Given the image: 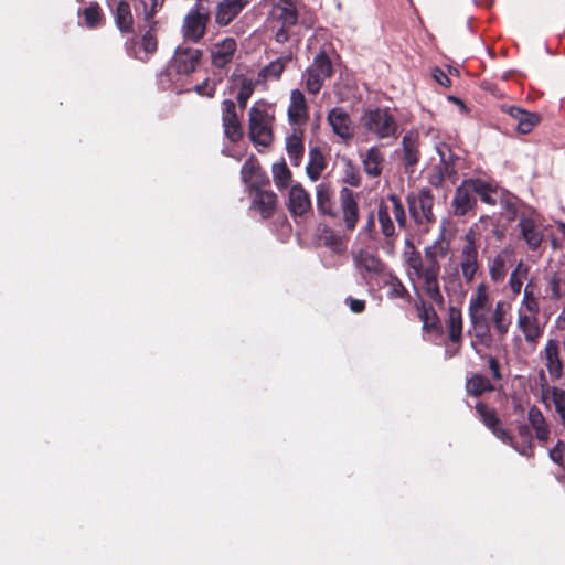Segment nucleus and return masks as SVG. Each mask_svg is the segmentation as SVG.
Here are the masks:
<instances>
[{
  "label": "nucleus",
  "instance_id": "nucleus-1",
  "mask_svg": "<svg viewBox=\"0 0 565 565\" xmlns=\"http://www.w3.org/2000/svg\"><path fill=\"white\" fill-rule=\"evenodd\" d=\"M540 311L539 298L532 286L527 284L516 310V329L532 348L537 344L544 333L545 322L541 321Z\"/></svg>",
  "mask_w": 565,
  "mask_h": 565
},
{
  "label": "nucleus",
  "instance_id": "nucleus-2",
  "mask_svg": "<svg viewBox=\"0 0 565 565\" xmlns=\"http://www.w3.org/2000/svg\"><path fill=\"white\" fill-rule=\"evenodd\" d=\"M476 241L477 233L475 227H471L462 237L458 264L445 267L444 280L446 284L457 282L460 274L467 284H471L475 280L479 270V254Z\"/></svg>",
  "mask_w": 565,
  "mask_h": 565
},
{
  "label": "nucleus",
  "instance_id": "nucleus-3",
  "mask_svg": "<svg viewBox=\"0 0 565 565\" xmlns=\"http://www.w3.org/2000/svg\"><path fill=\"white\" fill-rule=\"evenodd\" d=\"M408 276L417 291L420 289L431 301L443 303L439 288L440 268L423 263L419 253L412 252L406 259Z\"/></svg>",
  "mask_w": 565,
  "mask_h": 565
},
{
  "label": "nucleus",
  "instance_id": "nucleus-4",
  "mask_svg": "<svg viewBox=\"0 0 565 565\" xmlns=\"http://www.w3.org/2000/svg\"><path fill=\"white\" fill-rule=\"evenodd\" d=\"M493 308L492 299L488 287L481 282L471 294L468 301V318L473 334L480 342L489 341V321L488 317Z\"/></svg>",
  "mask_w": 565,
  "mask_h": 565
},
{
  "label": "nucleus",
  "instance_id": "nucleus-5",
  "mask_svg": "<svg viewBox=\"0 0 565 565\" xmlns=\"http://www.w3.org/2000/svg\"><path fill=\"white\" fill-rule=\"evenodd\" d=\"M458 157L450 147L444 142L435 146V154L430 156L427 169V181L430 185L439 188L445 180L455 183L457 180L456 161Z\"/></svg>",
  "mask_w": 565,
  "mask_h": 565
},
{
  "label": "nucleus",
  "instance_id": "nucleus-6",
  "mask_svg": "<svg viewBox=\"0 0 565 565\" xmlns=\"http://www.w3.org/2000/svg\"><path fill=\"white\" fill-rule=\"evenodd\" d=\"M273 115L263 104L256 103L248 111L249 137L260 146H268L273 140Z\"/></svg>",
  "mask_w": 565,
  "mask_h": 565
},
{
  "label": "nucleus",
  "instance_id": "nucleus-7",
  "mask_svg": "<svg viewBox=\"0 0 565 565\" xmlns=\"http://www.w3.org/2000/svg\"><path fill=\"white\" fill-rule=\"evenodd\" d=\"M333 74L332 63L324 52H319L302 74V81L309 94L320 92L326 79Z\"/></svg>",
  "mask_w": 565,
  "mask_h": 565
},
{
  "label": "nucleus",
  "instance_id": "nucleus-8",
  "mask_svg": "<svg viewBox=\"0 0 565 565\" xmlns=\"http://www.w3.org/2000/svg\"><path fill=\"white\" fill-rule=\"evenodd\" d=\"M362 126L377 138L395 137L397 124L388 109L367 110L361 118Z\"/></svg>",
  "mask_w": 565,
  "mask_h": 565
},
{
  "label": "nucleus",
  "instance_id": "nucleus-9",
  "mask_svg": "<svg viewBox=\"0 0 565 565\" xmlns=\"http://www.w3.org/2000/svg\"><path fill=\"white\" fill-rule=\"evenodd\" d=\"M518 228L520 236L531 250H536L544 237L541 215L533 209H524L519 214Z\"/></svg>",
  "mask_w": 565,
  "mask_h": 565
},
{
  "label": "nucleus",
  "instance_id": "nucleus-10",
  "mask_svg": "<svg viewBox=\"0 0 565 565\" xmlns=\"http://www.w3.org/2000/svg\"><path fill=\"white\" fill-rule=\"evenodd\" d=\"M209 19L210 10L201 3H196L183 19V38L198 43L205 34Z\"/></svg>",
  "mask_w": 565,
  "mask_h": 565
},
{
  "label": "nucleus",
  "instance_id": "nucleus-11",
  "mask_svg": "<svg viewBox=\"0 0 565 565\" xmlns=\"http://www.w3.org/2000/svg\"><path fill=\"white\" fill-rule=\"evenodd\" d=\"M268 21L279 24L275 33V40L278 43L288 41V30L298 21V14L295 3H275L269 12Z\"/></svg>",
  "mask_w": 565,
  "mask_h": 565
},
{
  "label": "nucleus",
  "instance_id": "nucleus-12",
  "mask_svg": "<svg viewBox=\"0 0 565 565\" xmlns=\"http://www.w3.org/2000/svg\"><path fill=\"white\" fill-rule=\"evenodd\" d=\"M433 204L434 196L428 189H422L417 194L408 195L411 215L418 224L434 222Z\"/></svg>",
  "mask_w": 565,
  "mask_h": 565
},
{
  "label": "nucleus",
  "instance_id": "nucleus-13",
  "mask_svg": "<svg viewBox=\"0 0 565 565\" xmlns=\"http://www.w3.org/2000/svg\"><path fill=\"white\" fill-rule=\"evenodd\" d=\"M511 309L512 306L507 300H499L493 306L489 317V339L491 338V328L499 337H505L511 327Z\"/></svg>",
  "mask_w": 565,
  "mask_h": 565
},
{
  "label": "nucleus",
  "instance_id": "nucleus-14",
  "mask_svg": "<svg viewBox=\"0 0 565 565\" xmlns=\"http://www.w3.org/2000/svg\"><path fill=\"white\" fill-rule=\"evenodd\" d=\"M201 57V50L186 45H179L175 49L174 56L171 62V67L174 68L179 74H190L195 71Z\"/></svg>",
  "mask_w": 565,
  "mask_h": 565
},
{
  "label": "nucleus",
  "instance_id": "nucleus-15",
  "mask_svg": "<svg viewBox=\"0 0 565 565\" xmlns=\"http://www.w3.org/2000/svg\"><path fill=\"white\" fill-rule=\"evenodd\" d=\"M475 179L465 180L455 192L451 201L454 214L463 216L476 204Z\"/></svg>",
  "mask_w": 565,
  "mask_h": 565
},
{
  "label": "nucleus",
  "instance_id": "nucleus-16",
  "mask_svg": "<svg viewBox=\"0 0 565 565\" xmlns=\"http://www.w3.org/2000/svg\"><path fill=\"white\" fill-rule=\"evenodd\" d=\"M327 121L342 140H350L354 136V124L344 108L333 107L327 115Z\"/></svg>",
  "mask_w": 565,
  "mask_h": 565
},
{
  "label": "nucleus",
  "instance_id": "nucleus-17",
  "mask_svg": "<svg viewBox=\"0 0 565 565\" xmlns=\"http://www.w3.org/2000/svg\"><path fill=\"white\" fill-rule=\"evenodd\" d=\"M222 121L224 134L231 141L235 142L242 138L243 130L236 113V105L231 99H225L222 103Z\"/></svg>",
  "mask_w": 565,
  "mask_h": 565
},
{
  "label": "nucleus",
  "instance_id": "nucleus-18",
  "mask_svg": "<svg viewBox=\"0 0 565 565\" xmlns=\"http://www.w3.org/2000/svg\"><path fill=\"white\" fill-rule=\"evenodd\" d=\"M543 355L545 367L553 380H559L563 376V361L561 358L559 343L556 339H548L545 343Z\"/></svg>",
  "mask_w": 565,
  "mask_h": 565
},
{
  "label": "nucleus",
  "instance_id": "nucleus-19",
  "mask_svg": "<svg viewBox=\"0 0 565 565\" xmlns=\"http://www.w3.org/2000/svg\"><path fill=\"white\" fill-rule=\"evenodd\" d=\"M476 409L481 417L483 424L492 431V434L502 443L513 446V437L511 434L501 426L493 411L489 409L483 404L479 403Z\"/></svg>",
  "mask_w": 565,
  "mask_h": 565
},
{
  "label": "nucleus",
  "instance_id": "nucleus-20",
  "mask_svg": "<svg viewBox=\"0 0 565 565\" xmlns=\"http://www.w3.org/2000/svg\"><path fill=\"white\" fill-rule=\"evenodd\" d=\"M448 337L454 348H447L446 354L451 358L458 353L462 338V317L460 310L451 307L447 318Z\"/></svg>",
  "mask_w": 565,
  "mask_h": 565
},
{
  "label": "nucleus",
  "instance_id": "nucleus-21",
  "mask_svg": "<svg viewBox=\"0 0 565 565\" xmlns=\"http://www.w3.org/2000/svg\"><path fill=\"white\" fill-rule=\"evenodd\" d=\"M342 218L348 230H353L359 221V205L351 190L343 188L340 192Z\"/></svg>",
  "mask_w": 565,
  "mask_h": 565
},
{
  "label": "nucleus",
  "instance_id": "nucleus-22",
  "mask_svg": "<svg viewBox=\"0 0 565 565\" xmlns=\"http://www.w3.org/2000/svg\"><path fill=\"white\" fill-rule=\"evenodd\" d=\"M236 47V42L232 38L215 43L211 50L212 64L218 68L225 67L232 62Z\"/></svg>",
  "mask_w": 565,
  "mask_h": 565
},
{
  "label": "nucleus",
  "instance_id": "nucleus-23",
  "mask_svg": "<svg viewBox=\"0 0 565 565\" xmlns=\"http://www.w3.org/2000/svg\"><path fill=\"white\" fill-rule=\"evenodd\" d=\"M353 263L360 273L376 275L383 271V263L369 250L360 248L352 252Z\"/></svg>",
  "mask_w": 565,
  "mask_h": 565
},
{
  "label": "nucleus",
  "instance_id": "nucleus-24",
  "mask_svg": "<svg viewBox=\"0 0 565 565\" xmlns=\"http://www.w3.org/2000/svg\"><path fill=\"white\" fill-rule=\"evenodd\" d=\"M503 110L509 114L514 121L515 129L521 134H529L539 122V116L534 113H529L516 106H505Z\"/></svg>",
  "mask_w": 565,
  "mask_h": 565
},
{
  "label": "nucleus",
  "instance_id": "nucleus-25",
  "mask_svg": "<svg viewBox=\"0 0 565 565\" xmlns=\"http://www.w3.org/2000/svg\"><path fill=\"white\" fill-rule=\"evenodd\" d=\"M288 209L291 214L301 216L311 209V200L300 184L291 185L288 194Z\"/></svg>",
  "mask_w": 565,
  "mask_h": 565
},
{
  "label": "nucleus",
  "instance_id": "nucleus-26",
  "mask_svg": "<svg viewBox=\"0 0 565 565\" xmlns=\"http://www.w3.org/2000/svg\"><path fill=\"white\" fill-rule=\"evenodd\" d=\"M288 117L292 125L301 126L308 119V107L305 95L299 89L290 93V103L288 107Z\"/></svg>",
  "mask_w": 565,
  "mask_h": 565
},
{
  "label": "nucleus",
  "instance_id": "nucleus-27",
  "mask_svg": "<svg viewBox=\"0 0 565 565\" xmlns=\"http://www.w3.org/2000/svg\"><path fill=\"white\" fill-rule=\"evenodd\" d=\"M450 250V242L440 234L430 245L424 248L423 263L440 268L439 260L445 258Z\"/></svg>",
  "mask_w": 565,
  "mask_h": 565
},
{
  "label": "nucleus",
  "instance_id": "nucleus-28",
  "mask_svg": "<svg viewBox=\"0 0 565 565\" xmlns=\"http://www.w3.org/2000/svg\"><path fill=\"white\" fill-rule=\"evenodd\" d=\"M249 0H223L218 3L215 21L220 25L230 24L235 17L248 4Z\"/></svg>",
  "mask_w": 565,
  "mask_h": 565
},
{
  "label": "nucleus",
  "instance_id": "nucleus-29",
  "mask_svg": "<svg viewBox=\"0 0 565 565\" xmlns=\"http://www.w3.org/2000/svg\"><path fill=\"white\" fill-rule=\"evenodd\" d=\"M377 221L381 226V232L386 238L384 248L392 253L394 248V235H395V226L393 224L391 217V211L387 205L381 203L377 210Z\"/></svg>",
  "mask_w": 565,
  "mask_h": 565
},
{
  "label": "nucleus",
  "instance_id": "nucleus-30",
  "mask_svg": "<svg viewBox=\"0 0 565 565\" xmlns=\"http://www.w3.org/2000/svg\"><path fill=\"white\" fill-rule=\"evenodd\" d=\"M277 196L269 191H257L252 207L258 211L263 218L270 217L276 209Z\"/></svg>",
  "mask_w": 565,
  "mask_h": 565
},
{
  "label": "nucleus",
  "instance_id": "nucleus-31",
  "mask_svg": "<svg viewBox=\"0 0 565 565\" xmlns=\"http://www.w3.org/2000/svg\"><path fill=\"white\" fill-rule=\"evenodd\" d=\"M286 149L294 166H299L305 152L302 132L294 129V132L286 139Z\"/></svg>",
  "mask_w": 565,
  "mask_h": 565
},
{
  "label": "nucleus",
  "instance_id": "nucleus-32",
  "mask_svg": "<svg viewBox=\"0 0 565 565\" xmlns=\"http://www.w3.org/2000/svg\"><path fill=\"white\" fill-rule=\"evenodd\" d=\"M543 398L551 399L562 425L565 427V390L557 386L543 388Z\"/></svg>",
  "mask_w": 565,
  "mask_h": 565
},
{
  "label": "nucleus",
  "instance_id": "nucleus-33",
  "mask_svg": "<svg viewBox=\"0 0 565 565\" xmlns=\"http://www.w3.org/2000/svg\"><path fill=\"white\" fill-rule=\"evenodd\" d=\"M527 419L535 430L536 438L540 441H546L550 437V429L542 412L536 406H532L529 409Z\"/></svg>",
  "mask_w": 565,
  "mask_h": 565
},
{
  "label": "nucleus",
  "instance_id": "nucleus-34",
  "mask_svg": "<svg viewBox=\"0 0 565 565\" xmlns=\"http://www.w3.org/2000/svg\"><path fill=\"white\" fill-rule=\"evenodd\" d=\"M332 189L328 183H320L316 188L317 207L322 214H333Z\"/></svg>",
  "mask_w": 565,
  "mask_h": 565
},
{
  "label": "nucleus",
  "instance_id": "nucleus-35",
  "mask_svg": "<svg viewBox=\"0 0 565 565\" xmlns=\"http://www.w3.org/2000/svg\"><path fill=\"white\" fill-rule=\"evenodd\" d=\"M512 252L510 249L501 250L492 260L489 267V274L493 281H501L507 275V263L510 260Z\"/></svg>",
  "mask_w": 565,
  "mask_h": 565
},
{
  "label": "nucleus",
  "instance_id": "nucleus-36",
  "mask_svg": "<svg viewBox=\"0 0 565 565\" xmlns=\"http://www.w3.org/2000/svg\"><path fill=\"white\" fill-rule=\"evenodd\" d=\"M292 58V55L289 53L287 55H284L273 62H270L268 65H266L265 67H263L258 74V77L264 79V81H267V79H278L285 67H286V64L291 61Z\"/></svg>",
  "mask_w": 565,
  "mask_h": 565
},
{
  "label": "nucleus",
  "instance_id": "nucleus-37",
  "mask_svg": "<svg viewBox=\"0 0 565 565\" xmlns=\"http://www.w3.org/2000/svg\"><path fill=\"white\" fill-rule=\"evenodd\" d=\"M382 156L377 148L373 147L363 157V167L367 175L379 177L382 171Z\"/></svg>",
  "mask_w": 565,
  "mask_h": 565
},
{
  "label": "nucleus",
  "instance_id": "nucleus-38",
  "mask_svg": "<svg viewBox=\"0 0 565 565\" xmlns=\"http://www.w3.org/2000/svg\"><path fill=\"white\" fill-rule=\"evenodd\" d=\"M309 158L306 171L312 181H317L326 167L324 158L318 148H312L309 151Z\"/></svg>",
  "mask_w": 565,
  "mask_h": 565
},
{
  "label": "nucleus",
  "instance_id": "nucleus-39",
  "mask_svg": "<svg viewBox=\"0 0 565 565\" xmlns=\"http://www.w3.org/2000/svg\"><path fill=\"white\" fill-rule=\"evenodd\" d=\"M115 21L116 25L122 31L128 32L132 25V14L130 10V6L124 1H118L115 10Z\"/></svg>",
  "mask_w": 565,
  "mask_h": 565
},
{
  "label": "nucleus",
  "instance_id": "nucleus-40",
  "mask_svg": "<svg viewBox=\"0 0 565 565\" xmlns=\"http://www.w3.org/2000/svg\"><path fill=\"white\" fill-rule=\"evenodd\" d=\"M475 192L484 203L489 205H495L502 195L499 191L492 189L488 183L478 179H475Z\"/></svg>",
  "mask_w": 565,
  "mask_h": 565
},
{
  "label": "nucleus",
  "instance_id": "nucleus-41",
  "mask_svg": "<svg viewBox=\"0 0 565 565\" xmlns=\"http://www.w3.org/2000/svg\"><path fill=\"white\" fill-rule=\"evenodd\" d=\"M271 171L274 183L278 189H286L289 186L291 182V172L284 161L274 163Z\"/></svg>",
  "mask_w": 565,
  "mask_h": 565
},
{
  "label": "nucleus",
  "instance_id": "nucleus-42",
  "mask_svg": "<svg viewBox=\"0 0 565 565\" xmlns=\"http://www.w3.org/2000/svg\"><path fill=\"white\" fill-rule=\"evenodd\" d=\"M404 161L407 166H415L419 160L417 141L411 135L403 138Z\"/></svg>",
  "mask_w": 565,
  "mask_h": 565
},
{
  "label": "nucleus",
  "instance_id": "nucleus-43",
  "mask_svg": "<svg viewBox=\"0 0 565 565\" xmlns=\"http://www.w3.org/2000/svg\"><path fill=\"white\" fill-rule=\"evenodd\" d=\"M466 388L469 394L479 396L484 392L490 391L492 387L488 379L477 374L467 381Z\"/></svg>",
  "mask_w": 565,
  "mask_h": 565
},
{
  "label": "nucleus",
  "instance_id": "nucleus-44",
  "mask_svg": "<svg viewBox=\"0 0 565 565\" xmlns=\"http://www.w3.org/2000/svg\"><path fill=\"white\" fill-rule=\"evenodd\" d=\"M527 274V267L523 265V263H519L515 269L511 273L509 285L510 289L514 295L521 292V288L523 285V278Z\"/></svg>",
  "mask_w": 565,
  "mask_h": 565
},
{
  "label": "nucleus",
  "instance_id": "nucleus-45",
  "mask_svg": "<svg viewBox=\"0 0 565 565\" xmlns=\"http://www.w3.org/2000/svg\"><path fill=\"white\" fill-rule=\"evenodd\" d=\"M518 433L520 437L525 441V445L519 447L513 443V446L511 447L522 456H530L532 454V435L530 427L526 425H520L518 427Z\"/></svg>",
  "mask_w": 565,
  "mask_h": 565
},
{
  "label": "nucleus",
  "instance_id": "nucleus-46",
  "mask_svg": "<svg viewBox=\"0 0 565 565\" xmlns=\"http://www.w3.org/2000/svg\"><path fill=\"white\" fill-rule=\"evenodd\" d=\"M85 24L93 29L99 25L102 21V14L99 11V6L97 3H90L83 11Z\"/></svg>",
  "mask_w": 565,
  "mask_h": 565
},
{
  "label": "nucleus",
  "instance_id": "nucleus-47",
  "mask_svg": "<svg viewBox=\"0 0 565 565\" xmlns=\"http://www.w3.org/2000/svg\"><path fill=\"white\" fill-rule=\"evenodd\" d=\"M254 83L250 79L243 78L241 81L239 90L237 94V102L242 109L246 107L247 100L253 95Z\"/></svg>",
  "mask_w": 565,
  "mask_h": 565
},
{
  "label": "nucleus",
  "instance_id": "nucleus-48",
  "mask_svg": "<svg viewBox=\"0 0 565 565\" xmlns=\"http://www.w3.org/2000/svg\"><path fill=\"white\" fill-rule=\"evenodd\" d=\"M258 171L259 166L255 159L250 158L246 160L241 170L243 181L245 183L250 182L257 175Z\"/></svg>",
  "mask_w": 565,
  "mask_h": 565
},
{
  "label": "nucleus",
  "instance_id": "nucleus-49",
  "mask_svg": "<svg viewBox=\"0 0 565 565\" xmlns=\"http://www.w3.org/2000/svg\"><path fill=\"white\" fill-rule=\"evenodd\" d=\"M499 201L505 211L507 218L509 221L514 220L518 216V210L514 199L503 198V195H501Z\"/></svg>",
  "mask_w": 565,
  "mask_h": 565
},
{
  "label": "nucleus",
  "instance_id": "nucleus-50",
  "mask_svg": "<svg viewBox=\"0 0 565 565\" xmlns=\"http://www.w3.org/2000/svg\"><path fill=\"white\" fill-rule=\"evenodd\" d=\"M391 201H392V213H393L396 222L398 223V225L401 227H404L405 222H406L405 211H404L402 204L399 203V201L395 196H392Z\"/></svg>",
  "mask_w": 565,
  "mask_h": 565
},
{
  "label": "nucleus",
  "instance_id": "nucleus-51",
  "mask_svg": "<svg viewBox=\"0 0 565 565\" xmlns=\"http://www.w3.org/2000/svg\"><path fill=\"white\" fill-rule=\"evenodd\" d=\"M559 284L561 280L558 276L552 275L548 278L547 292H550V297L554 300H558L563 296Z\"/></svg>",
  "mask_w": 565,
  "mask_h": 565
},
{
  "label": "nucleus",
  "instance_id": "nucleus-52",
  "mask_svg": "<svg viewBox=\"0 0 565 565\" xmlns=\"http://www.w3.org/2000/svg\"><path fill=\"white\" fill-rule=\"evenodd\" d=\"M405 294L406 289L403 284L398 279L392 278L390 281L388 296L391 298H402Z\"/></svg>",
  "mask_w": 565,
  "mask_h": 565
},
{
  "label": "nucleus",
  "instance_id": "nucleus-53",
  "mask_svg": "<svg viewBox=\"0 0 565 565\" xmlns=\"http://www.w3.org/2000/svg\"><path fill=\"white\" fill-rule=\"evenodd\" d=\"M141 46L147 54H151L157 50V41L150 31L143 35Z\"/></svg>",
  "mask_w": 565,
  "mask_h": 565
},
{
  "label": "nucleus",
  "instance_id": "nucleus-54",
  "mask_svg": "<svg viewBox=\"0 0 565 565\" xmlns=\"http://www.w3.org/2000/svg\"><path fill=\"white\" fill-rule=\"evenodd\" d=\"M145 6V14L147 20L152 19L154 15L157 8L161 6L162 1L160 0H142Z\"/></svg>",
  "mask_w": 565,
  "mask_h": 565
},
{
  "label": "nucleus",
  "instance_id": "nucleus-55",
  "mask_svg": "<svg viewBox=\"0 0 565 565\" xmlns=\"http://www.w3.org/2000/svg\"><path fill=\"white\" fill-rule=\"evenodd\" d=\"M195 92L206 97H213L215 94V87L210 86L209 79H205L202 84L195 86Z\"/></svg>",
  "mask_w": 565,
  "mask_h": 565
},
{
  "label": "nucleus",
  "instance_id": "nucleus-56",
  "mask_svg": "<svg viewBox=\"0 0 565 565\" xmlns=\"http://www.w3.org/2000/svg\"><path fill=\"white\" fill-rule=\"evenodd\" d=\"M433 76L436 79V82L443 85L444 87L450 86V79L441 70L435 68Z\"/></svg>",
  "mask_w": 565,
  "mask_h": 565
},
{
  "label": "nucleus",
  "instance_id": "nucleus-57",
  "mask_svg": "<svg viewBox=\"0 0 565 565\" xmlns=\"http://www.w3.org/2000/svg\"><path fill=\"white\" fill-rule=\"evenodd\" d=\"M326 244L329 245L335 252H341L343 249V244L340 237L331 235L326 239Z\"/></svg>",
  "mask_w": 565,
  "mask_h": 565
},
{
  "label": "nucleus",
  "instance_id": "nucleus-58",
  "mask_svg": "<svg viewBox=\"0 0 565 565\" xmlns=\"http://www.w3.org/2000/svg\"><path fill=\"white\" fill-rule=\"evenodd\" d=\"M348 301L350 305V309L355 313L362 312L365 308V302L363 300L349 298Z\"/></svg>",
  "mask_w": 565,
  "mask_h": 565
},
{
  "label": "nucleus",
  "instance_id": "nucleus-59",
  "mask_svg": "<svg viewBox=\"0 0 565 565\" xmlns=\"http://www.w3.org/2000/svg\"><path fill=\"white\" fill-rule=\"evenodd\" d=\"M563 447V444L561 441L557 443V445L550 451V457L554 462H559L562 459V451L561 448Z\"/></svg>",
  "mask_w": 565,
  "mask_h": 565
},
{
  "label": "nucleus",
  "instance_id": "nucleus-60",
  "mask_svg": "<svg viewBox=\"0 0 565 565\" xmlns=\"http://www.w3.org/2000/svg\"><path fill=\"white\" fill-rule=\"evenodd\" d=\"M489 367L493 372L494 377L499 379L500 377L499 364H498V361L494 358H491L489 360Z\"/></svg>",
  "mask_w": 565,
  "mask_h": 565
},
{
  "label": "nucleus",
  "instance_id": "nucleus-61",
  "mask_svg": "<svg viewBox=\"0 0 565 565\" xmlns=\"http://www.w3.org/2000/svg\"><path fill=\"white\" fill-rule=\"evenodd\" d=\"M374 226H375L374 216L371 214L369 216L367 223L365 225V231L371 234L373 232V230H374Z\"/></svg>",
  "mask_w": 565,
  "mask_h": 565
},
{
  "label": "nucleus",
  "instance_id": "nucleus-62",
  "mask_svg": "<svg viewBox=\"0 0 565 565\" xmlns=\"http://www.w3.org/2000/svg\"><path fill=\"white\" fill-rule=\"evenodd\" d=\"M559 228H561V231L563 232V234H565V224H564V223H561V224H559Z\"/></svg>",
  "mask_w": 565,
  "mask_h": 565
},
{
  "label": "nucleus",
  "instance_id": "nucleus-63",
  "mask_svg": "<svg viewBox=\"0 0 565 565\" xmlns=\"http://www.w3.org/2000/svg\"><path fill=\"white\" fill-rule=\"evenodd\" d=\"M280 3H295L294 0H280Z\"/></svg>",
  "mask_w": 565,
  "mask_h": 565
}]
</instances>
